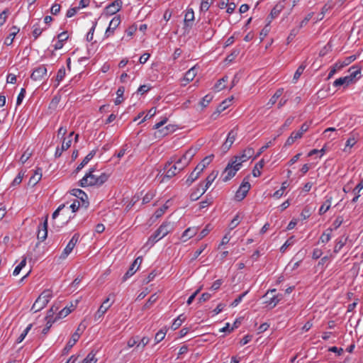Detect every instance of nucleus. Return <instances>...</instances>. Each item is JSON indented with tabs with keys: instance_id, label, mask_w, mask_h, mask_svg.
<instances>
[{
	"instance_id": "nucleus-1",
	"label": "nucleus",
	"mask_w": 363,
	"mask_h": 363,
	"mask_svg": "<svg viewBox=\"0 0 363 363\" xmlns=\"http://www.w3.org/2000/svg\"><path fill=\"white\" fill-rule=\"evenodd\" d=\"M95 168L92 167L89 169L83 178L79 182V186L82 187L86 186H101L109 178V174L105 172L101 173L100 175L94 174Z\"/></svg>"
},
{
	"instance_id": "nucleus-2",
	"label": "nucleus",
	"mask_w": 363,
	"mask_h": 363,
	"mask_svg": "<svg viewBox=\"0 0 363 363\" xmlns=\"http://www.w3.org/2000/svg\"><path fill=\"white\" fill-rule=\"evenodd\" d=\"M173 230V225L170 222H164L156 230V231L148 238L146 242L147 246L152 247L157 242L160 240L167 234Z\"/></svg>"
},
{
	"instance_id": "nucleus-3",
	"label": "nucleus",
	"mask_w": 363,
	"mask_h": 363,
	"mask_svg": "<svg viewBox=\"0 0 363 363\" xmlns=\"http://www.w3.org/2000/svg\"><path fill=\"white\" fill-rule=\"evenodd\" d=\"M187 166L184 165V163L180 158L177 160L176 156H173L165 164L164 169H167V172L164 177L170 179L183 170Z\"/></svg>"
},
{
	"instance_id": "nucleus-4",
	"label": "nucleus",
	"mask_w": 363,
	"mask_h": 363,
	"mask_svg": "<svg viewBox=\"0 0 363 363\" xmlns=\"http://www.w3.org/2000/svg\"><path fill=\"white\" fill-rule=\"evenodd\" d=\"M52 296V291L49 289L44 290L33 303L31 310L35 313L43 309Z\"/></svg>"
},
{
	"instance_id": "nucleus-5",
	"label": "nucleus",
	"mask_w": 363,
	"mask_h": 363,
	"mask_svg": "<svg viewBox=\"0 0 363 363\" xmlns=\"http://www.w3.org/2000/svg\"><path fill=\"white\" fill-rule=\"evenodd\" d=\"M218 172L213 171L206 179V184H203V183H200L199 186L202 187V191L199 194L196 191H193L190 194V199L191 201H196L198 200L209 188V186L211 185V184L213 182L215 179L216 178L218 175Z\"/></svg>"
},
{
	"instance_id": "nucleus-6",
	"label": "nucleus",
	"mask_w": 363,
	"mask_h": 363,
	"mask_svg": "<svg viewBox=\"0 0 363 363\" xmlns=\"http://www.w3.org/2000/svg\"><path fill=\"white\" fill-rule=\"evenodd\" d=\"M167 121V118H164L162 121L157 123L154 125V129L158 130L155 134H157V137L162 138L167 135L169 133H172L175 130L174 125H168L164 128H161Z\"/></svg>"
},
{
	"instance_id": "nucleus-7",
	"label": "nucleus",
	"mask_w": 363,
	"mask_h": 363,
	"mask_svg": "<svg viewBox=\"0 0 363 363\" xmlns=\"http://www.w3.org/2000/svg\"><path fill=\"white\" fill-rule=\"evenodd\" d=\"M238 126L234 127L228 134L227 138L225 141L223 143L221 146V150L223 153L227 152L230 148L231 147L232 145L235 140V138L238 135Z\"/></svg>"
},
{
	"instance_id": "nucleus-8",
	"label": "nucleus",
	"mask_w": 363,
	"mask_h": 363,
	"mask_svg": "<svg viewBox=\"0 0 363 363\" xmlns=\"http://www.w3.org/2000/svg\"><path fill=\"white\" fill-rule=\"evenodd\" d=\"M240 169V163L234 162V161L231 159L223 172V174H226L223 178V181L227 182L230 180L235 175L236 172Z\"/></svg>"
},
{
	"instance_id": "nucleus-9",
	"label": "nucleus",
	"mask_w": 363,
	"mask_h": 363,
	"mask_svg": "<svg viewBox=\"0 0 363 363\" xmlns=\"http://www.w3.org/2000/svg\"><path fill=\"white\" fill-rule=\"evenodd\" d=\"M48 77V70L45 65H42L35 67L30 74V78L33 81H43Z\"/></svg>"
},
{
	"instance_id": "nucleus-10",
	"label": "nucleus",
	"mask_w": 363,
	"mask_h": 363,
	"mask_svg": "<svg viewBox=\"0 0 363 363\" xmlns=\"http://www.w3.org/2000/svg\"><path fill=\"white\" fill-rule=\"evenodd\" d=\"M255 150L252 147H247L239 155L234 156L232 160L234 162L240 163V166L242 162L247 161L249 159L253 157Z\"/></svg>"
},
{
	"instance_id": "nucleus-11",
	"label": "nucleus",
	"mask_w": 363,
	"mask_h": 363,
	"mask_svg": "<svg viewBox=\"0 0 363 363\" xmlns=\"http://www.w3.org/2000/svg\"><path fill=\"white\" fill-rule=\"evenodd\" d=\"M250 187L251 185L249 182L246 181V179H244L239 189L235 194V200L238 201L243 200L246 197L249 190L250 189Z\"/></svg>"
},
{
	"instance_id": "nucleus-12",
	"label": "nucleus",
	"mask_w": 363,
	"mask_h": 363,
	"mask_svg": "<svg viewBox=\"0 0 363 363\" xmlns=\"http://www.w3.org/2000/svg\"><path fill=\"white\" fill-rule=\"evenodd\" d=\"M122 5L123 1L121 0H115L106 6L104 12L106 15L112 16L121 10Z\"/></svg>"
},
{
	"instance_id": "nucleus-13",
	"label": "nucleus",
	"mask_w": 363,
	"mask_h": 363,
	"mask_svg": "<svg viewBox=\"0 0 363 363\" xmlns=\"http://www.w3.org/2000/svg\"><path fill=\"white\" fill-rule=\"evenodd\" d=\"M121 23L120 16H115L109 23L108 27L106 30L105 37L108 38L114 33L115 30Z\"/></svg>"
},
{
	"instance_id": "nucleus-14",
	"label": "nucleus",
	"mask_w": 363,
	"mask_h": 363,
	"mask_svg": "<svg viewBox=\"0 0 363 363\" xmlns=\"http://www.w3.org/2000/svg\"><path fill=\"white\" fill-rule=\"evenodd\" d=\"M48 215H46L44 222L38 227L37 238L41 242L44 241L48 236Z\"/></svg>"
},
{
	"instance_id": "nucleus-15",
	"label": "nucleus",
	"mask_w": 363,
	"mask_h": 363,
	"mask_svg": "<svg viewBox=\"0 0 363 363\" xmlns=\"http://www.w3.org/2000/svg\"><path fill=\"white\" fill-rule=\"evenodd\" d=\"M109 301H110V297L108 296L104 301L102 304L100 306L99 308L98 309V311H96V313L94 315V318H95L96 320L101 318L104 315V313L107 311V310L111 307V306L112 305L113 301H112L111 303H109Z\"/></svg>"
},
{
	"instance_id": "nucleus-16",
	"label": "nucleus",
	"mask_w": 363,
	"mask_h": 363,
	"mask_svg": "<svg viewBox=\"0 0 363 363\" xmlns=\"http://www.w3.org/2000/svg\"><path fill=\"white\" fill-rule=\"evenodd\" d=\"M72 195L75 196L82 201V206H84L85 208L88 207V196L84 191L79 189H74L72 190Z\"/></svg>"
},
{
	"instance_id": "nucleus-17",
	"label": "nucleus",
	"mask_w": 363,
	"mask_h": 363,
	"mask_svg": "<svg viewBox=\"0 0 363 363\" xmlns=\"http://www.w3.org/2000/svg\"><path fill=\"white\" fill-rule=\"evenodd\" d=\"M197 74V69L195 67H193L190 69H189L184 74V77L182 79L183 82H185L183 85H186L189 82H191Z\"/></svg>"
},
{
	"instance_id": "nucleus-18",
	"label": "nucleus",
	"mask_w": 363,
	"mask_h": 363,
	"mask_svg": "<svg viewBox=\"0 0 363 363\" xmlns=\"http://www.w3.org/2000/svg\"><path fill=\"white\" fill-rule=\"evenodd\" d=\"M213 155L206 157L200 163L195 167L196 172H199L201 174L203 169L211 162Z\"/></svg>"
},
{
	"instance_id": "nucleus-19",
	"label": "nucleus",
	"mask_w": 363,
	"mask_h": 363,
	"mask_svg": "<svg viewBox=\"0 0 363 363\" xmlns=\"http://www.w3.org/2000/svg\"><path fill=\"white\" fill-rule=\"evenodd\" d=\"M42 178V169L37 167L34 174L30 178L28 184L33 186H35Z\"/></svg>"
},
{
	"instance_id": "nucleus-20",
	"label": "nucleus",
	"mask_w": 363,
	"mask_h": 363,
	"mask_svg": "<svg viewBox=\"0 0 363 363\" xmlns=\"http://www.w3.org/2000/svg\"><path fill=\"white\" fill-rule=\"evenodd\" d=\"M80 337V333L76 331L72 335L71 339L68 341L63 351L64 352H68L71 348L75 345Z\"/></svg>"
},
{
	"instance_id": "nucleus-21",
	"label": "nucleus",
	"mask_w": 363,
	"mask_h": 363,
	"mask_svg": "<svg viewBox=\"0 0 363 363\" xmlns=\"http://www.w3.org/2000/svg\"><path fill=\"white\" fill-rule=\"evenodd\" d=\"M196 150L193 148L189 149L180 159L184 163V165L188 166L194 156L195 155Z\"/></svg>"
},
{
	"instance_id": "nucleus-22",
	"label": "nucleus",
	"mask_w": 363,
	"mask_h": 363,
	"mask_svg": "<svg viewBox=\"0 0 363 363\" xmlns=\"http://www.w3.org/2000/svg\"><path fill=\"white\" fill-rule=\"evenodd\" d=\"M96 150H91L82 161V162L77 166L75 169V172L78 173L96 155Z\"/></svg>"
},
{
	"instance_id": "nucleus-23",
	"label": "nucleus",
	"mask_w": 363,
	"mask_h": 363,
	"mask_svg": "<svg viewBox=\"0 0 363 363\" xmlns=\"http://www.w3.org/2000/svg\"><path fill=\"white\" fill-rule=\"evenodd\" d=\"M71 139L68 140L67 141H65V138H64L61 148H60L59 147H57L55 153V157H60L62 155L63 151L67 150L68 148H69V147L71 146Z\"/></svg>"
},
{
	"instance_id": "nucleus-24",
	"label": "nucleus",
	"mask_w": 363,
	"mask_h": 363,
	"mask_svg": "<svg viewBox=\"0 0 363 363\" xmlns=\"http://www.w3.org/2000/svg\"><path fill=\"white\" fill-rule=\"evenodd\" d=\"M19 30H20V29L17 26H12L11 28V32L9 34V35L8 37H6V38L5 39L4 44L6 45H11L13 42V39H14L15 36L19 32Z\"/></svg>"
},
{
	"instance_id": "nucleus-25",
	"label": "nucleus",
	"mask_w": 363,
	"mask_h": 363,
	"mask_svg": "<svg viewBox=\"0 0 363 363\" xmlns=\"http://www.w3.org/2000/svg\"><path fill=\"white\" fill-rule=\"evenodd\" d=\"M325 198H326V200L325 201V202L323 203V205L320 206V208L319 209L318 213L320 215H323L330 208L331 201H332L333 198L331 196H327Z\"/></svg>"
},
{
	"instance_id": "nucleus-26",
	"label": "nucleus",
	"mask_w": 363,
	"mask_h": 363,
	"mask_svg": "<svg viewBox=\"0 0 363 363\" xmlns=\"http://www.w3.org/2000/svg\"><path fill=\"white\" fill-rule=\"evenodd\" d=\"M74 308V306L71 304L70 307H65L62 308L55 316V320H59L67 316Z\"/></svg>"
},
{
	"instance_id": "nucleus-27",
	"label": "nucleus",
	"mask_w": 363,
	"mask_h": 363,
	"mask_svg": "<svg viewBox=\"0 0 363 363\" xmlns=\"http://www.w3.org/2000/svg\"><path fill=\"white\" fill-rule=\"evenodd\" d=\"M196 233V229L189 228L186 229L182 235L181 239L186 242L188 239L194 237Z\"/></svg>"
},
{
	"instance_id": "nucleus-28",
	"label": "nucleus",
	"mask_w": 363,
	"mask_h": 363,
	"mask_svg": "<svg viewBox=\"0 0 363 363\" xmlns=\"http://www.w3.org/2000/svg\"><path fill=\"white\" fill-rule=\"evenodd\" d=\"M194 20V13L192 9H188L184 16L185 26H191L190 23Z\"/></svg>"
},
{
	"instance_id": "nucleus-29",
	"label": "nucleus",
	"mask_w": 363,
	"mask_h": 363,
	"mask_svg": "<svg viewBox=\"0 0 363 363\" xmlns=\"http://www.w3.org/2000/svg\"><path fill=\"white\" fill-rule=\"evenodd\" d=\"M200 177L199 172H196L195 169L189 175L188 178L186 179V184L189 186L191 184L196 181Z\"/></svg>"
},
{
	"instance_id": "nucleus-30",
	"label": "nucleus",
	"mask_w": 363,
	"mask_h": 363,
	"mask_svg": "<svg viewBox=\"0 0 363 363\" xmlns=\"http://www.w3.org/2000/svg\"><path fill=\"white\" fill-rule=\"evenodd\" d=\"M351 83V78L348 77L347 76L344 77H340L339 79H337L334 82L333 85L334 86H340L342 85H349V84Z\"/></svg>"
},
{
	"instance_id": "nucleus-31",
	"label": "nucleus",
	"mask_w": 363,
	"mask_h": 363,
	"mask_svg": "<svg viewBox=\"0 0 363 363\" xmlns=\"http://www.w3.org/2000/svg\"><path fill=\"white\" fill-rule=\"evenodd\" d=\"M186 320V316L184 314L179 315L173 322L172 328L173 330H177L179 328L182 323Z\"/></svg>"
},
{
	"instance_id": "nucleus-32",
	"label": "nucleus",
	"mask_w": 363,
	"mask_h": 363,
	"mask_svg": "<svg viewBox=\"0 0 363 363\" xmlns=\"http://www.w3.org/2000/svg\"><path fill=\"white\" fill-rule=\"evenodd\" d=\"M332 229H327L320 237L319 242L321 243H327L331 238Z\"/></svg>"
},
{
	"instance_id": "nucleus-33",
	"label": "nucleus",
	"mask_w": 363,
	"mask_h": 363,
	"mask_svg": "<svg viewBox=\"0 0 363 363\" xmlns=\"http://www.w3.org/2000/svg\"><path fill=\"white\" fill-rule=\"evenodd\" d=\"M124 92H125L124 86H119L116 91L117 97L115 100L116 105H119L123 101V96Z\"/></svg>"
},
{
	"instance_id": "nucleus-34",
	"label": "nucleus",
	"mask_w": 363,
	"mask_h": 363,
	"mask_svg": "<svg viewBox=\"0 0 363 363\" xmlns=\"http://www.w3.org/2000/svg\"><path fill=\"white\" fill-rule=\"evenodd\" d=\"M264 165V160H261L259 162L256 164L255 168L252 170V174L254 177H257L261 175V172L259 171V169L263 168Z\"/></svg>"
},
{
	"instance_id": "nucleus-35",
	"label": "nucleus",
	"mask_w": 363,
	"mask_h": 363,
	"mask_svg": "<svg viewBox=\"0 0 363 363\" xmlns=\"http://www.w3.org/2000/svg\"><path fill=\"white\" fill-rule=\"evenodd\" d=\"M283 91V89H277L274 94L269 99L267 104L271 106L274 105L277 102V99L282 95Z\"/></svg>"
},
{
	"instance_id": "nucleus-36",
	"label": "nucleus",
	"mask_w": 363,
	"mask_h": 363,
	"mask_svg": "<svg viewBox=\"0 0 363 363\" xmlns=\"http://www.w3.org/2000/svg\"><path fill=\"white\" fill-rule=\"evenodd\" d=\"M283 9V6L280 4H277L274 6V7L272 9L270 13V16L273 19L279 16L281 10Z\"/></svg>"
},
{
	"instance_id": "nucleus-37",
	"label": "nucleus",
	"mask_w": 363,
	"mask_h": 363,
	"mask_svg": "<svg viewBox=\"0 0 363 363\" xmlns=\"http://www.w3.org/2000/svg\"><path fill=\"white\" fill-rule=\"evenodd\" d=\"M308 128L309 125L306 123H305L301 126L299 130L296 132H293V133L296 135V137L298 139H299L302 137L303 134L308 130Z\"/></svg>"
},
{
	"instance_id": "nucleus-38",
	"label": "nucleus",
	"mask_w": 363,
	"mask_h": 363,
	"mask_svg": "<svg viewBox=\"0 0 363 363\" xmlns=\"http://www.w3.org/2000/svg\"><path fill=\"white\" fill-rule=\"evenodd\" d=\"M74 247L75 246H74L72 245V242L71 243L70 242H69L68 244L67 245L66 247L64 249V250L60 256V258H62V259L66 258L70 254V252L72 251V250L74 249Z\"/></svg>"
},
{
	"instance_id": "nucleus-39",
	"label": "nucleus",
	"mask_w": 363,
	"mask_h": 363,
	"mask_svg": "<svg viewBox=\"0 0 363 363\" xmlns=\"http://www.w3.org/2000/svg\"><path fill=\"white\" fill-rule=\"evenodd\" d=\"M96 354L94 351H91L88 355L83 359L82 363H96L97 359L95 357Z\"/></svg>"
},
{
	"instance_id": "nucleus-40",
	"label": "nucleus",
	"mask_w": 363,
	"mask_h": 363,
	"mask_svg": "<svg viewBox=\"0 0 363 363\" xmlns=\"http://www.w3.org/2000/svg\"><path fill=\"white\" fill-rule=\"evenodd\" d=\"M157 300V296L156 294H152L150 296L147 301L145 303V304L143 306L144 310H147L150 308L153 303H155Z\"/></svg>"
},
{
	"instance_id": "nucleus-41",
	"label": "nucleus",
	"mask_w": 363,
	"mask_h": 363,
	"mask_svg": "<svg viewBox=\"0 0 363 363\" xmlns=\"http://www.w3.org/2000/svg\"><path fill=\"white\" fill-rule=\"evenodd\" d=\"M65 76V69L64 67H62L58 70V72L57 73L55 80L57 82V84L56 86H57L59 85V84L62 81Z\"/></svg>"
},
{
	"instance_id": "nucleus-42",
	"label": "nucleus",
	"mask_w": 363,
	"mask_h": 363,
	"mask_svg": "<svg viewBox=\"0 0 363 363\" xmlns=\"http://www.w3.org/2000/svg\"><path fill=\"white\" fill-rule=\"evenodd\" d=\"M24 174H25V172H23V171L19 172L18 175L15 177V179L12 182L11 186H15L20 184L22 182Z\"/></svg>"
},
{
	"instance_id": "nucleus-43",
	"label": "nucleus",
	"mask_w": 363,
	"mask_h": 363,
	"mask_svg": "<svg viewBox=\"0 0 363 363\" xmlns=\"http://www.w3.org/2000/svg\"><path fill=\"white\" fill-rule=\"evenodd\" d=\"M45 320H46V325L42 330V334H43V335L48 334L50 328L52 325V323H55V321H57V320H55V318L54 320H51L50 318V319H45Z\"/></svg>"
},
{
	"instance_id": "nucleus-44",
	"label": "nucleus",
	"mask_w": 363,
	"mask_h": 363,
	"mask_svg": "<svg viewBox=\"0 0 363 363\" xmlns=\"http://www.w3.org/2000/svg\"><path fill=\"white\" fill-rule=\"evenodd\" d=\"M136 271L137 269H135V267H133V265H131L128 270L123 277L122 281H125L128 279L132 277L136 272Z\"/></svg>"
},
{
	"instance_id": "nucleus-45",
	"label": "nucleus",
	"mask_w": 363,
	"mask_h": 363,
	"mask_svg": "<svg viewBox=\"0 0 363 363\" xmlns=\"http://www.w3.org/2000/svg\"><path fill=\"white\" fill-rule=\"evenodd\" d=\"M59 308L58 306H56L55 305H53L47 313V315L45 316V319H51L54 320L53 315L54 314L58 311Z\"/></svg>"
},
{
	"instance_id": "nucleus-46",
	"label": "nucleus",
	"mask_w": 363,
	"mask_h": 363,
	"mask_svg": "<svg viewBox=\"0 0 363 363\" xmlns=\"http://www.w3.org/2000/svg\"><path fill=\"white\" fill-rule=\"evenodd\" d=\"M228 80V77H223L220 79H219L216 84L214 85V89L217 91H220L225 88V85L223 84V82Z\"/></svg>"
},
{
	"instance_id": "nucleus-47",
	"label": "nucleus",
	"mask_w": 363,
	"mask_h": 363,
	"mask_svg": "<svg viewBox=\"0 0 363 363\" xmlns=\"http://www.w3.org/2000/svg\"><path fill=\"white\" fill-rule=\"evenodd\" d=\"M33 325L32 324H29L27 328L23 330V332L20 335V336L17 338L16 340V342L17 343H20L21 342L24 338L26 337V336L27 335L28 333L30 331V330L31 329Z\"/></svg>"
},
{
	"instance_id": "nucleus-48",
	"label": "nucleus",
	"mask_w": 363,
	"mask_h": 363,
	"mask_svg": "<svg viewBox=\"0 0 363 363\" xmlns=\"http://www.w3.org/2000/svg\"><path fill=\"white\" fill-rule=\"evenodd\" d=\"M311 214V207L308 206H306L302 210V212L301 213V216L303 220H306L310 217Z\"/></svg>"
},
{
	"instance_id": "nucleus-49",
	"label": "nucleus",
	"mask_w": 363,
	"mask_h": 363,
	"mask_svg": "<svg viewBox=\"0 0 363 363\" xmlns=\"http://www.w3.org/2000/svg\"><path fill=\"white\" fill-rule=\"evenodd\" d=\"M248 293V291H246L243 292L242 294H240L231 303V306L235 307L237 306L243 299V298L247 295Z\"/></svg>"
},
{
	"instance_id": "nucleus-50",
	"label": "nucleus",
	"mask_w": 363,
	"mask_h": 363,
	"mask_svg": "<svg viewBox=\"0 0 363 363\" xmlns=\"http://www.w3.org/2000/svg\"><path fill=\"white\" fill-rule=\"evenodd\" d=\"M166 335V331H164V330H159L156 334H155V340L157 343L161 342L165 337Z\"/></svg>"
},
{
	"instance_id": "nucleus-51",
	"label": "nucleus",
	"mask_w": 363,
	"mask_h": 363,
	"mask_svg": "<svg viewBox=\"0 0 363 363\" xmlns=\"http://www.w3.org/2000/svg\"><path fill=\"white\" fill-rule=\"evenodd\" d=\"M43 30V28H40L38 26V24H35L33 26V36L34 37L35 40H36L41 35Z\"/></svg>"
},
{
	"instance_id": "nucleus-52",
	"label": "nucleus",
	"mask_w": 363,
	"mask_h": 363,
	"mask_svg": "<svg viewBox=\"0 0 363 363\" xmlns=\"http://www.w3.org/2000/svg\"><path fill=\"white\" fill-rule=\"evenodd\" d=\"M329 7L325 4L323 6V7L321 9V12L317 16V17L315 19V23L321 21L325 16V13L328 11Z\"/></svg>"
},
{
	"instance_id": "nucleus-53",
	"label": "nucleus",
	"mask_w": 363,
	"mask_h": 363,
	"mask_svg": "<svg viewBox=\"0 0 363 363\" xmlns=\"http://www.w3.org/2000/svg\"><path fill=\"white\" fill-rule=\"evenodd\" d=\"M9 13V9H6L0 13V26H3L6 23Z\"/></svg>"
},
{
	"instance_id": "nucleus-54",
	"label": "nucleus",
	"mask_w": 363,
	"mask_h": 363,
	"mask_svg": "<svg viewBox=\"0 0 363 363\" xmlns=\"http://www.w3.org/2000/svg\"><path fill=\"white\" fill-rule=\"evenodd\" d=\"M213 0H202L201 3V10L206 11L208 10Z\"/></svg>"
},
{
	"instance_id": "nucleus-55",
	"label": "nucleus",
	"mask_w": 363,
	"mask_h": 363,
	"mask_svg": "<svg viewBox=\"0 0 363 363\" xmlns=\"http://www.w3.org/2000/svg\"><path fill=\"white\" fill-rule=\"evenodd\" d=\"M280 298H278V296H274L273 297L270 298L269 300H267L265 303L268 305H272V308L275 307L277 303L279 302Z\"/></svg>"
},
{
	"instance_id": "nucleus-56",
	"label": "nucleus",
	"mask_w": 363,
	"mask_h": 363,
	"mask_svg": "<svg viewBox=\"0 0 363 363\" xmlns=\"http://www.w3.org/2000/svg\"><path fill=\"white\" fill-rule=\"evenodd\" d=\"M212 99L213 96L210 94H207L202 99L201 101L200 102V104L203 107H206Z\"/></svg>"
},
{
	"instance_id": "nucleus-57",
	"label": "nucleus",
	"mask_w": 363,
	"mask_h": 363,
	"mask_svg": "<svg viewBox=\"0 0 363 363\" xmlns=\"http://www.w3.org/2000/svg\"><path fill=\"white\" fill-rule=\"evenodd\" d=\"M356 58V55H351L346 57L342 62H340V63L342 65V67H345V66L349 65L350 63L354 61Z\"/></svg>"
},
{
	"instance_id": "nucleus-58",
	"label": "nucleus",
	"mask_w": 363,
	"mask_h": 363,
	"mask_svg": "<svg viewBox=\"0 0 363 363\" xmlns=\"http://www.w3.org/2000/svg\"><path fill=\"white\" fill-rule=\"evenodd\" d=\"M305 68H306V65H301L298 67L296 72L294 73V80H297L300 77V76L302 74L303 72L304 71Z\"/></svg>"
},
{
	"instance_id": "nucleus-59",
	"label": "nucleus",
	"mask_w": 363,
	"mask_h": 363,
	"mask_svg": "<svg viewBox=\"0 0 363 363\" xmlns=\"http://www.w3.org/2000/svg\"><path fill=\"white\" fill-rule=\"evenodd\" d=\"M293 239H294V237H291L289 238L285 242L284 244L280 248V251L281 252H284L285 250L287 249L288 247H289L290 245H291L294 242L293 241Z\"/></svg>"
},
{
	"instance_id": "nucleus-60",
	"label": "nucleus",
	"mask_w": 363,
	"mask_h": 363,
	"mask_svg": "<svg viewBox=\"0 0 363 363\" xmlns=\"http://www.w3.org/2000/svg\"><path fill=\"white\" fill-rule=\"evenodd\" d=\"M313 12L309 13L300 23L299 28L306 26L308 23V22L313 18Z\"/></svg>"
},
{
	"instance_id": "nucleus-61",
	"label": "nucleus",
	"mask_w": 363,
	"mask_h": 363,
	"mask_svg": "<svg viewBox=\"0 0 363 363\" xmlns=\"http://www.w3.org/2000/svg\"><path fill=\"white\" fill-rule=\"evenodd\" d=\"M25 94H26V89L25 88H22L21 89V91H20L18 97H17V100H16V105L17 106L20 105L22 103V101H23V99L25 97Z\"/></svg>"
},
{
	"instance_id": "nucleus-62",
	"label": "nucleus",
	"mask_w": 363,
	"mask_h": 363,
	"mask_svg": "<svg viewBox=\"0 0 363 363\" xmlns=\"http://www.w3.org/2000/svg\"><path fill=\"white\" fill-rule=\"evenodd\" d=\"M272 145V141H269V143H267L265 145L262 146L259 150V151L257 152V154L255 155V156L254 157V159H257L258 157L260 156V155L264 152L268 147H270V145Z\"/></svg>"
},
{
	"instance_id": "nucleus-63",
	"label": "nucleus",
	"mask_w": 363,
	"mask_h": 363,
	"mask_svg": "<svg viewBox=\"0 0 363 363\" xmlns=\"http://www.w3.org/2000/svg\"><path fill=\"white\" fill-rule=\"evenodd\" d=\"M240 223V217L239 215H236L234 218L231 220L230 223V228L234 229Z\"/></svg>"
},
{
	"instance_id": "nucleus-64",
	"label": "nucleus",
	"mask_w": 363,
	"mask_h": 363,
	"mask_svg": "<svg viewBox=\"0 0 363 363\" xmlns=\"http://www.w3.org/2000/svg\"><path fill=\"white\" fill-rule=\"evenodd\" d=\"M298 28H294L291 30V32L287 38L288 43H289L291 40H293V39L296 37V35L298 34Z\"/></svg>"
}]
</instances>
